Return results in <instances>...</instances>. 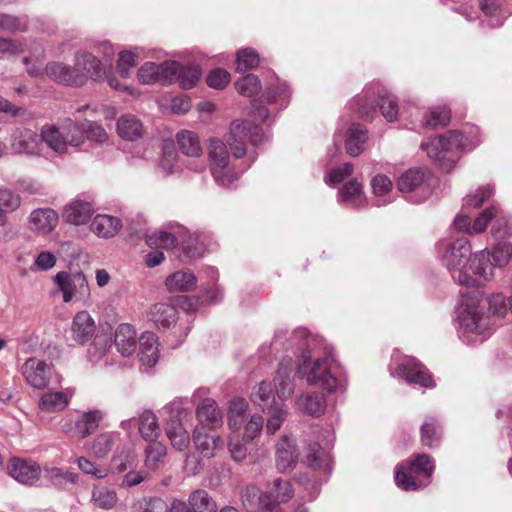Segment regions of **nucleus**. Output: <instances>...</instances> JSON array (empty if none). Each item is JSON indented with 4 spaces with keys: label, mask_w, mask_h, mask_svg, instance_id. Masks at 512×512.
Listing matches in <instances>:
<instances>
[{
    "label": "nucleus",
    "mask_w": 512,
    "mask_h": 512,
    "mask_svg": "<svg viewBox=\"0 0 512 512\" xmlns=\"http://www.w3.org/2000/svg\"><path fill=\"white\" fill-rule=\"evenodd\" d=\"M44 72L49 79L71 87L85 85L89 77L99 81L103 76L101 61L87 51L76 53L72 67L61 62H49Z\"/></svg>",
    "instance_id": "obj_1"
},
{
    "label": "nucleus",
    "mask_w": 512,
    "mask_h": 512,
    "mask_svg": "<svg viewBox=\"0 0 512 512\" xmlns=\"http://www.w3.org/2000/svg\"><path fill=\"white\" fill-rule=\"evenodd\" d=\"M297 374L305 378L308 385L321 388L328 393H334L342 388L341 365L331 347H324V355L310 361L298 360Z\"/></svg>",
    "instance_id": "obj_2"
},
{
    "label": "nucleus",
    "mask_w": 512,
    "mask_h": 512,
    "mask_svg": "<svg viewBox=\"0 0 512 512\" xmlns=\"http://www.w3.org/2000/svg\"><path fill=\"white\" fill-rule=\"evenodd\" d=\"M436 249L441 262L450 271L455 282L467 287L476 284V280L468 273L467 269L471 247L466 238L462 237L453 243L442 239L437 243Z\"/></svg>",
    "instance_id": "obj_3"
},
{
    "label": "nucleus",
    "mask_w": 512,
    "mask_h": 512,
    "mask_svg": "<svg viewBox=\"0 0 512 512\" xmlns=\"http://www.w3.org/2000/svg\"><path fill=\"white\" fill-rule=\"evenodd\" d=\"M377 99L383 117L389 121H395L398 116V103L380 84H372L366 87L361 95H358L355 102L358 105V113L362 119L372 120L377 114L374 101Z\"/></svg>",
    "instance_id": "obj_4"
},
{
    "label": "nucleus",
    "mask_w": 512,
    "mask_h": 512,
    "mask_svg": "<svg viewBox=\"0 0 512 512\" xmlns=\"http://www.w3.org/2000/svg\"><path fill=\"white\" fill-rule=\"evenodd\" d=\"M463 140L464 135L461 132L448 131L422 143L421 148L440 169L449 172L459 158L458 152L463 146Z\"/></svg>",
    "instance_id": "obj_5"
},
{
    "label": "nucleus",
    "mask_w": 512,
    "mask_h": 512,
    "mask_svg": "<svg viewBox=\"0 0 512 512\" xmlns=\"http://www.w3.org/2000/svg\"><path fill=\"white\" fill-rule=\"evenodd\" d=\"M434 472L432 459L427 454H417L408 468L397 467L395 471L396 484L403 490H416L429 483Z\"/></svg>",
    "instance_id": "obj_6"
},
{
    "label": "nucleus",
    "mask_w": 512,
    "mask_h": 512,
    "mask_svg": "<svg viewBox=\"0 0 512 512\" xmlns=\"http://www.w3.org/2000/svg\"><path fill=\"white\" fill-rule=\"evenodd\" d=\"M208 157L211 174L218 184L228 187L238 178L230 165V155L224 142L211 139L208 144Z\"/></svg>",
    "instance_id": "obj_7"
},
{
    "label": "nucleus",
    "mask_w": 512,
    "mask_h": 512,
    "mask_svg": "<svg viewBox=\"0 0 512 512\" xmlns=\"http://www.w3.org/2000/svg\"><path fill=\"white\" fill-rule=\"evenodd\" d=\"M263 130L258 125L250 122L235 120L230 125V131L226 138L234 157L240 158L246 153V140L257 145L262 142Z\"/></svg>",
    "instance_id": "obj_8"
},
{
    "label": "nucleus",
    "mask_w": 512,
    "mask_h": 512,
    "mask_svg": "<svg viewBox=\"0 0 512 512\" xmlns=\"http://www.w3.org/2000/svg\"><path fill=\"white\" fill-rule=\"evenodd\" d=\"M54 283L63 293V301L69 303L74 296L86 299L90 296V289L86 276L82 272L68 273L58 272L54 277Z\"/></svg>",
    "instance_id": "obj_9"
},
{
    "label": "nucleus",
    "mask_w": 512,
    "mask_h": 512,
    "mask_svg": "<svg viewBox=\"0 0 512 512\" xmlns=\"http://www.w3.org/2000/svg\"><path fill=\"white\" fill-rule=\"evenodd\" d=\"M488 318L478 305V300L464 302L459 311V324L464 334L483 335L488 329Z\"/></svg>",
    "instance_id": "obj_10"
},
{
    "label": "nucleus",
    "mask_w": 512,
    "mask_h": 512,
    "mask_svg": "<svg viewBox=\"0 0 512 512\" xmlns=\"http://www.w3.org/2000/svg\"><path fill=\"white\" fill-rule=\"evenodd\" d=\"M21 372L28 385L34 389L43 390L49 384L52 365L44 360L31 357L23 363Z\"/></svg>",
    "instance_id": "obj_11"
},
{
    "label": "nucleus",
    "mask_w": 512,
    "mask_h": 512,
    "mask_svg": "<svg viewBox=\"0 0 512 512\" xmlns=\"http://www.w3.org/2000/svg\"><path fill=\"white\" fill-rule=\"evenodd\" d=\"M396 372L410 384L425 388L434 386L432 377L426 367L415 358H408L397 367Z\"/></svg>",
    "instance_id": "obj_12"
},
{
    "label": "nucleus",
    "mask_w": 512,
    "mask_h": 512,
    "mask_svg": "<svg viewBox=\"0 0 512 512\" xmlns=\"http://www.w3.org/2000/svg\"><path fill=\"white\" fill-rule=\"evenodd\" d=\"M293 495L291 485L277 478L268 494L260 497V505L264 512H280L279 504L287 502Z\"/></svg>",
    "instance_id": "obj_13"
},
{
    "label": "nucleus",
    "mask_w": 512,
    "mask_h": 512,
    "mask_svg": "<svg viewBox=\"0 0 512 512\" xmlns=\"http://www.w3.org/2000/svg\"><path fill=\"white\" fill-rule=\"evenodd\" d=\"M299 453L296 442L292 437L283 436L276 445L275 462L280 473L293 469L297 463Z\"/></svg>",
    "instance_id": "obj_14"
},
{
    "label": "nucleus",
    "mask_w": 512,
    "mask_h": 512,
    "mask_svg": "<svg viewBox=\"0 0 512 512\" xmlns=\"http://www.w3.org/2000/svg\"><path fill=\"white\" fill-rule=\"evenodd\" d=\"M40 138L30 129L16 128L11 135V147L19 154H37L39 152Z\"/></svg>",
    "instance_id": "obj_15"
},
{
    "label": "nucleus",
    "mask_w": 512,
    "mask_h": 512,
    "mask_svg": "<svg viewBox=\"0 0 512 512\" xmlns=\"http://www.w3.org/2000/svg\"><path fill=\"white\" fill-rule=\"evenodd\" d=\"M9 474L22 484L32 485L38 481L41 468L38 464L20 458L11 459L8 465Z\"/></svg>",
    "instance_id": "obj_16"
},
{
    "label": "nucleus",
    "mask_w": 512,
    "mask_h": 512,
    "mask_svg": "<svg viewBox=\"0 0 512 512\" xmlns=\"http://www.w3.org/2000/svg\"><path fill=\"white\" fill-rule=\"evenodd\" d=\"M196 416L201 424L200 427L215 429L223 423V413L211 398H206L198 404Z\"/></svg>",
    "instance_id": "obj_17"
},
{
    "label": "nucleus",
    "mask_w": 512,
    "mask_h": 512,
    "mask_svg": "<svg viewBox=\"0 0 512 512\" xmlns=\"http://www.w3.org/2000/svg\"><path fill=\"white\" fill-rule=\"evenodd\" d=\"M95 322L87 311L76 313L71 325L72 338L83 345L92 339L95 333Z\"/></svg>",
    "instance_id": "obj_18"
},
{
    "label": "nucleus",
    "mask_w": 512,
    "mask_h": 512,
    "mask_svg": "<svg viewBox=\"0 0 512 512\" xmlns=\"http://www.w3.org/2000/svg\"><path fill=\"white\" fill-rule=\"evenodd\" d=\"M74 388H66L63 391L44 393L39 400V408L48 413L63 411L74 396Z\"/></svg>",
    "instance_id": "obj_19"
},
{
    "label": "nucleus",
    "mask_w": 512,
    "mask_h": 512,
    "mask_svg": "<svg viewBox=\"0 0 512 512\" xmlns=\"http://www.w3.org/2000/svg\"><path fill=\"white\" fill-rule=\"evenodd\" d=\"M295 337L303 340L298 360L310 361L314 356L324 355V347H328L324 339L311 334L306 329H298Z\"/></svg>",
    "instance_id": "obj_20"
},
{
    "label": "nucleus",
    "mask_w": 512,
    "mask_h": 512,
    "mask_svg": "<svg viewBox=\"0 0 512 512\" xmlns=\"http://www.w3.org/2000/svg\"><path fill=\"white\" fill-rule=\"evenodd\" d=\"M58 219V214L53 209H36L29 217L30 228L37 234L46 235L54 230Z\"/></svg>",
    "instance_id": "obj_21"
},
{
    "label": "nucleus",
    "mask_w": 512,
    "mask_h": 512,
    "mask_svg": "<svg viewBox=\"0 0 512 512\" xmlns=\"http://www.w3.org/2000/svg\"><path fill=\"white\" fill-rule=\"evenodd\" d=\"M193 442L197 450L207 458L213 457L224 444L220 436L207 433L204 427L194 429Z\"/></svg>",
    "instance_id": "obj_22"
},
{
    "label": "nucleus",
    "mask_w": 512,
    "mask_h": 512,
    "mask_svg": "<svg viewBox=\"0 0 512 512\" xmlns=\"http://www.w3.org/2000/svg\"><path fill=\"white\" fill-rule=\"evenodd\" d=\"M495 266V263L491 262V253L487 250H482L469 257L467 269L474 275L488 281L493 278Z\"/></svg>",
    "instance_id": "obj_23"
},
{
    "label": "nucleus",
    "mask_w": 512,
    "mask_h": 512,
    "mask_svg": "<svg viewBox=\"0 0 512 512\" xmlns=\"http://www.w3.org/2000/svg\"><path fill=\"white\" fill-rule=\"evenodd\" d=\"M136 330L127 323L120 324L115 331V345L123 356H130L136 349Z\"/></svg>",
    "instance_id": "obj_24"
},
{
    "label": "nucleus",
    "mask_w": 512,
    "mask_h": 512,
    "mask_svg": "<svg viewBox=\"0 0 512 512\" xmlns=\"http://www.w3.org/2000/svg\"><path fill=\"white\" fill-rule=\"evenodd\" d=\"M104 418V412L99 409L81 413L75 422V430L79 437L84 439L92 434Z\"/></svg>",
    "instance_id": "obj_25"
},
{
    "label": "nucleus",
    "mask_w": 512,
    "mask_h": 512,
    "mask_svg": "<svg viewBox=\"0 0 512 512\" xmlns=\"http://www.w3.org/2000/svg\"><path fill=\"white\" fill-rule=\"evenodd\" d=\"M142 122L134 115L126 114L117 121V132L119 136L128 141H135L144 134Z\"/></svg>",
    "instance_id": "obj_26"
},
{
    "label": "nucleus",
    "mask_w": 512,
    "mask_h": 512,
    "mask_svg": "<svg viewBox=\"0 0 512 512\" xmlns=\"http://www.w3.org/2000/svg\"><path fill=\"white\" fill-rule=\"evenodd\" d=\"M159 358L158 338L153 332H145L140 337V361L143 365L153 367Z\"/></svg>",
    "instance_id": "obj_27"
},
{
    "label": "nucleus",
    "mask_w": 512,
    "mask_h": 512,
    "mask_svg": "<svg viewBox=\"0 0 512 512\" xmlns=\"http://www.w3.org/2000/svg\"><path fill=\"white\" fill-rule=\"evenodd\" d=\"M148 317L157 327L168 328L177 320V309L168 303H157L150 308Z\"/></svg>",
    "instance_id": "obj_28"
},
{
    "label": "nucleus",
    "mask_w": 512,
    "mask_h": 512,
    "mask_svg": "<svg viewBox=\"0 0 512 512\" xmlns=\"http://www.w3.org/2000/svg\"><path fill=\"white\" fill-rule=\"evenodd\" d=\"M92 212L93 209L89 202L77 200L65 208L63 219L70 224L82 225L90 219Z\"/></svg>",
    "instance_id": "obj_29"
},
{
    "label": "nucleus",
    "mask_w": 512,
    "mask_h": 512,
    "mask_svg": "<svg viewBox=\"0 0 512 512\" xmlns=\"http://www.w3.org/2000/svg\"><path fill=\"white\" fill-rule=\"evenodd\" d=\"M119 437L117 432H102L93 438L88 449L93 456L104 458L111 452Z\"/></svg>",
    "instance_id": "obj_30"
},
{
    "label": "nucleus",
    "mask_w": 512,
    "mask_h": 512,
    "mask_svg": "<svg viewBox=\"0 0 512 512\" xmlns=\"http://www.w3.org/2000/svg\"><path fill=\"white\" fill-rule=\"evenodd\" d=\"M121 228V221L117 217L109 215H97L92 223L91 229L102 238H110L115 236Z\"/></svg>",
    "instance_id": "obj_31"
},
{
    "label": "nucleus",
    "mask_w": 512,
    "mask_h": 512,
    "mask_svg": "<svg viewBox=\"0 0 512 512\" xmlns=\"http://www.w3.org/2000/svg\"><path fill=\"white\" fill-rule=\"evenodd\" d=\"M40 137L49 148L58 154L67 152L65 137L61 126L44 125L41 129Z\"/></svg>",
    "instance_id": "obj_32"
},
{
    "label": "nucleus",
    "mask_w": 512,
    "mask_h": 512,
    "mask_svg": "<svg viewBox=\"0 0 512 512\" xmlns=\"http://www.w3.org/2000/svg\"><path fill=\"white\" fill-rule=\"evenodd\" d=\"M196 282V277L191 271L182 270L169 275L165 285L170 292H183L194 289Z\"/></svg>",
    "instance_id": "obj_33"
},
{
    "label": "nucleus",
    "mask_w": 512,
    "mask_h": 512,
    "mask_svg": "<svg viewBox=\"0 0 512 512\" xmlns=\"http://www.w3.org/2000/svg\"><path fill=\"white\" fill-rule=\"evenodd\" d=\"M366 140V129L360 124H352L348 130L346 152L352 157L360 155L364 150Z\"/></svg>",
    "instance_id": "obj_34"
},
{
    "label": "nucleus",
    "mask_w": 512,
    "mask_h": 512,
    "mask_svg": "<svg viewBox=\"0 0 512 512\" xmlns=\"http://www.w3.org/2000/svg\"><path fill=\"white\" fill-rule=\"evenodd\" d=\"M339 200L354 208L363 206L366 198L361 184L357 180H351L346 183L339 191Z\"/></svg>",
    "instance_id": "obj_35"
},
{
    "label": "nucleus",
    "mask_w": 512,
    "mask_h": 512,
    "mask_svg": "<svg viewBox=\"0 0 512 512\" xmlns=\"http://www.w3.org/2000/svg\"><path fill=\"white\" fill-rule=\"evenodd\" d=\"M179 231L171 233L167 231H157L146 237V243L151 248L156 249H173L177 246L182 237L181 227H178Z\"/></svg>",
    "instance_id": "obj_36"
},
{
    "label": "nucleus",
    "mask_w": 512,
    "mask_h": 512,
    "mask_svg": "<svg viewBox=\"0 0 512 512\" xmlns=\"http://www.w3.org/2000/svg\"><path fill=\"white\" fill-rule=\"evenodd\" d=\"M305 413L311 416H320L326 409V399L319 392L302 395L298 400Z\"/></svg>",
    "instance_id": "obj_37"
},
{
    "label": "nucleus",
    "mask_w": 512,
    "mask_h": 512,
    "mask_svg": "<svg viewBox=\"0 0 512 512\" xmlns=\"http://www.w3.org/2000/svg\"><path fill=\"white\" fill-rule=\"evenodd\" d=\"M139 432L142 438L147 441H155L160 434L157 417L151 411L143 412L139 417Z\"/></svg>",
    "instance_id": "obj_38"
},
{
    "label": "nucleus",
    "mask_w": 512,
    "mask_h": 512,
    "mask_svg": "<svg viewBox=\"0 0 512 512\" xmlns=\"http://www.w3.org/2000/svg\"><path fill=\"white\" fill-rule=\"evenodd\" d=\"M251 400L263 410L272 409L276 403L271 383L263 381L255 386L251 394Z\"/></svg>",
    "instance_id": "obj_39"
},
{
    "label": "nucleus",
    "mask_w": 512,
    "mask_h": 512,
    "mask_svg": "<svg viewBox=\"0 0 512 512\" xmlns=\"http://www.w3.org/2000/svg\"><path fill=\"white\" fill-rule=\"evenodd\" d=\"M177 142L181 152L187 156L198 157L202 153L199 138L194 132L180 131L177 134Z\"/></svg>",
    "instance_id": "obj_40"
},
{
    "label": "nucleus",
    "mask_w": 512,
    "mask_h": 512,
    "mask_svg": "<svg viewBox=\"0 0 512 512\" xmlns=\"http://www.w3.org/2000/svg\"><path fill=\"white\" fill-rule=\"evenodd\" d=\"M21 205L19 194L6 188H0V226L7 222V213L17 210Z\"/></svg>",
    "instance_id": "obj_41"
},
{
    "label": "nucleus",
    "mask_w": 512,
    "mask_h": 512,
    "mask_svg": "<svg viewBox=\"0 0 512 512\" xmlns=\"http://www.w3.org/2000/svg\"><path fill=\"white\" fill-rule=\"evenodd\" d=\"M166 434L171 445L179 451L188 447L190 438L188 432L178 421H170L166 427Z\"/></svg>",
    "instance_id": "obj_42"
},
{
    "label": "nucleus",
    "mask_w": 512,
    "mask_h": 512,
    "mask_svg": "<svg viewBox=\"0 0 512 512\" xmlns=\"http://www.w3.org/2000/svg\"><path fill=\"white\" fill-rule=\"evenodd\" d=\"M28 30V17L0 13V31L11 34L24 33Z\"/></svg>",
    "instance_id": "obj_43"
},
{
    "label": "nucleus",
    "mask_w": 512,
    "mask_h": 512,
    "mask_svg": "<svg viewBox=\"0 0 512 512\" xmlns=\"http://www.w3.org/2000/svg\"><path fill=\"white\" fill-rule=\"evenodd\" d=\"M189 505L193 512H216L217 506L215 501L205 490H196L189 496Z\"/></svg>",
    "instance_id": "obj_44"
},
{
    "label": "nucleus",
    "mask_w": 512,
    "mask_h": 512,
    "mask_svg": "<svg viewBox=\"0 0 512 512\" xmlns=\"http://www.w3.org/2000/svg\"><path fill=\"white\" fill-rule=\"evenodd\" d=\"M66 146H79L84 140V123L80 126L71 119H66L61 124Z\"/></svg>",
    "instance_id": "obj_45"
},
{
    "label": "nucleus",
    "mask_w": 512,
    "mask_h": 512,
    "mask_svg": "<svg viewBox=\"0 0 512 512\" xmlns=\"http://www.w3.org/2000/svg\"><path fill=\"white\" fill-rule=\"evenodd\" d=\"M425 171L420 168L409 169L401 175L397 186L401 192H411L424 180Z\"/></svg>",
    "instance_id": "obj_46"
},
{
    "label": "nucleus",
    "mask_w": 512,
    "mask_h": 512,
    "mask_svg": "<svg viewBox=\"0 0 512 512\" xmlns=\"http://www.w3.org/2000/svg\"><path fill=\"white\" fill-rule=\"evenodd\" d=\"M307 466L315 469H322L328 466V455L318 443L308 445V451L304 460Z\"/></svg>",
    "instance_id": "obj_47"
},
{
    "label": "nucleus",
    "mask_w": 512,
    "mask_h": 512,
    "mask_svg": "<svg viewBox=\"0 0 512 512\" xmlns=\"http://www.w3.org/2000/svg\"><path fill=\"white\" fill-rule=\"evenodd\" d=\"M94 504L102 509H111L117 503V494L114 490L106 487H95L92 491Z\"/></svg>",
    "instance_id": "obj_48"
},
{
    "label": "nucleus",
    "mask_w": 512,
    "mask_h": 512,
    "mask_svg": "<svg viewBox=\"0 0 512 512\" xmlns=\"http://www.w3.org/2000/svg\"><path fill=\"white\" fill-rule=\"evenodd\" d=\"M259 54L252 48H244L237 52L236 55V70L243 72L253 69L259 64Z\"/></svg>",
    "instance_id": "obj_49"
},
{
    "label": "nucleus",
    "mask_w": 512,
    "mask_h": 512,
    "mask_svg": "<svg viewBox=\"0 0 512 512\" xmlns=\"http://www.w3.org/2000/svg\"><path fill=\"white\" fill-rule=\"evenodd\" d=\"M145 465L149 469H156L159 462L166 455V447L161 442L155 440L150 441L148 447L145 450Z\"/></svg>",
    "instance_id": "obj_50"
},
{
    "label": "nucleus",
    "mask_w": 512,
    "mask_h": 512,
    "mask_svg": "<svg viewBox=\"0 0 512 512\" xmlns=\"http://www.w3.org/2000/svg\"><path fill=\"white\" fill-rule=\"evenodd\" d=\"M26 42V39L20 40L0 36V59L24 53Z\"/></svg>",
    "instance_id": "obj_51"
},
{
    "label": "nucleus",
    "mask_w": 512,
    "mask_h": 512,
    "mask_svg": "<svg viewBox=\"0 0 512 512\" xmlns=\"http://www.w3.org/2000/svg\"><path fill=\"white\" fill-rule=\"evenodd\" d=\"M451 118L450 110L443 106L431 110L424 118V125L426 127L435 129L440 126H446Z\"/></svg>",
    "instance_id": "obj_52"
},
{
    "label": "nucleus",
    "mask_w": 512,
    "mask_h": 512,
    "mask_svg": "<svg viewBox=\"0 0 512 512\" xmlns=\"http://www.w3.org/2000/svg\"><path fill=\"white\" fill-rule=\"evenodd\" d=\"M135 454L130 449H123L112 457V469L117 473H124L133 468Z\"/></svg>",
    "instance_id": "obj_53"
},
{
    "label": "nucleus",
    "mask_w": 512,
    "mask_h": 512,
    "mask_svg": "<svg viewBox=\"0 0 512 512\" xmlns=\"http://www.w3.org/2000/svg\"><path fill=\"white\" fill-rule=\"evenodd\" d=\"M237 91L243 96H253L261 89V84L257 76L248 74L235 83Z\"/></svg>",
    "instance_id": "obj_54"
},
{
    "label": "nucleus",
    "mask_w": 512,
    "mask_h": 512,
    "mask_svg": "<svg viewBox=\"0 0 512 512\" xmlns=\"http://www.w3.org/2000/svg\"><path fill=\"white\" fill-rule=\"evenodd\" d=\"M277 395L281 400L288 398L294 390V385L289 378L287 369H279L275 378Z\"/></svg>",
    "instance_id": "obj_55"
},
{
    "label": "nucleus",
    "mask_w": 512,
    "mask_h": 512,
    "mask_svg": "<svg viewBox=\"0 0 512 512\" xmlns=\"http://www.w3.org/2000/svg\"><path fill=\"white\" fill-rule=\"evenodd\" d=\"M161 81L159 83H172L178 81L181 65L175 61H167L158 65Z\"/></svg>",
    "instance_id": "obj_56"
},
{
    "label": "nucleus",
    "mask_w": 512,
    "mask_h": 512,
    "mask_svg": "<svg viewBox=\"0 0 512 512\" xmlns=\"http://www.w3.org/2000/svg\"><path fill=\"white\" fill-rule=\"evenodd\" d=\"M201 77V70L198 66H181V72L178 82L184 89H190L195 86Z\"/></svg>",
    "instance_id": "obj_57"
},
{
    "label": "nucleus",
    "mask_w": 512,
    "mask_h": 512,
    "mask_svg": "<svg viewBox=\"0 0 512 512\" xmlns=\"http://www.w3.org/2000/svg\"><path fill=\"white\" fill-rule=\"evenodd\" d=\"M158 65L153 62L143 64L138 71L139 81L143 84H154L161 81Z\"/></svg>",
    "instance_id": "obj_58"
},
{
    "label": "nucleus",
    "mask_w": 512,
    "mask_h": 512,
    "mask_svg": "<svg viewBox=\"0 0 512 512\" xmlns=\"http://www.w3.org/2000/svg\"><path fill=\"white\" fill-rule=\"evenodd\" d=\"M270 410L272 411V414L267 420L266 428L267 432H269L270 434H274L276 431L279 430L283 421L285 420L287 410L285 409V406L282 404H275V406H273L272 409Z\"/></svg>",
    "instance_id": "obj_59"
},
{
    "label": "nucleus",
    "mask_w": 512,
    "mask_h": 512,
    "mask_svg": "<svg viewBox=\"0 0 512 512\" xmlns=\"http://www.w3.org/2000/svg\"><path fill=\"white\" fill-rule=\"evenodd\" d=\"M496 266L506 265L512 258V244L508 242L498 243L491 253Z\"/></svg>",
    "instance_id": "obj_60"
},
{
    "label": "nucleus",
    "mask_w": 512,
    "mask_h": 512,
    "mask_svg": "<svg viewBox=\"0 0 512 512\" xmlns=\"http://www.w3.org/2000/svg\"><path fill=\"white\" fill-rule=\"evenodd\" d=\"M206 82L209 87L223 89L230 82V74L224 69L217 68L208 74Z\"/></svg>",
    "instance_id": "obj_61"
},
{
    "label": "nucleus",
    "mask_w": 512,
    "mask_h": 512,
    "mask_svg": "<svg viewBox=\"0 0 512 512\" xmlns=\"http://www.w3.org/2000/svg\"><path fill=\"white\" fill-rule=\"evenodd\" d=\"M228 450L232 459L236 462L243 461L247 456V447L242 439L238 436H230Z\"/></svg>",
    "instance_id": "obj_62"
},
{
    "label": "nucleus",
    "mask_w": 512,
    "mask_h": 512,
    "mask_svg": "<svg viewBox=\"0 0 512 512\" xmlns=\"http://www.w3.org/2000/svg\"><path fill=\"white\" fill-rule=\"evenodd\" d=\"M77 465L83 473L92 475L98 479H103L108 475L107 469L98 467L85 457H79L77 459Z\"/></svg>",
    "instance_id": "obj_63"
},
{
    "label": "nucleus",
    "mask_w": 512,
    "mask_h": 512,
    "mask_svg": "<svg viewBox=\"0 0 512 512\" xmlns=\"http://www.w3.org/2000/svg\"><path fill=\"white\" fill-rule=\"evenodd\" d=\"M84 129L89 140L103 143L108 139L105 129L96 122L85 121Z\"/></svg>",
    "instance_id": "obj_64"
}]
</instances>
